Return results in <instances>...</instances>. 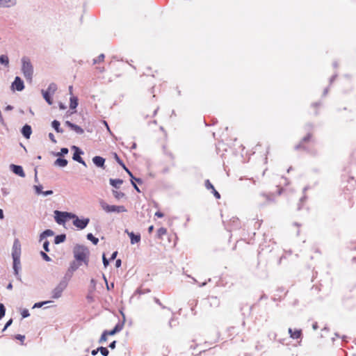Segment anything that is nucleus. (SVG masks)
I'll return each instance as SVG.
<instances>
[{"label": "nucleus", "mask_w": 356, "mask_h": 356, "mask_svg": "<svg viewBox=\"0 0 356 356\" xmlns=\"http://www.w3.org/2000/svg\"><path fill=\"white\" fill-rule=\"evenodd\" d=\"M99 350V349L98 348L96 350H93L91 353H92V355H97V353H98Z\"/></svg>", "instance_id": "54"}, {"label": "nucleus", "mask_w": 356, "mask_h": 356, "mask_svg": "<svg viewBox=\"0 0 356 356\" xmlns=\"http://www.w3.org/2000/svg\"><path fill=\"white\" fill-rule=\"evenodd\" d=\"M115 265H116V266H117V267H120V265H121V260H120V259H118V260L116 261V264H115Z\"/></svg>", "instance_id": "55"}, {"label": "nucleus", "mask_w": 356, "mask_h": 356, "mask_svg": "<svg viewBox=\"0 0 356 356\" xmlns=\"http://www.w3.org/2000/svg\"><path fill=\"white\" fill-rule=\"evenodd\" d=\"M123 326H124V323H118L112 330H110V331L105 330L104 332H105V333H106L107 336L114 335L116 333L121 331L123 328Z\"/></svg>", "instance_id": "10"}, {"label": "nucleus", "mask_w": 356, "mask_h": 356, "mask_svg": "<svg viewBox=\"0 0 356 356\" xmlns=\"http://www.w3.org/2000/svg\"><path fill=\"white\" fill-rule=\"evenodd\" d=\"M55 214H56V217H55L56 221L58 224L64 223L67 219H71L72 218L76 217L75 214L68 213V212H61V211H56Z\"/></svg>", "instance_id": "6"}, {"label": "nucleus", "mask_w": 356, "mask_h": 356, "mask_svg": "<svg viewBox=\"0 0 356 356\" xmlns=\"http://www.w3.org/2000/svg\"><path fill=\"white\" fill-rule=\"evenodd\" d=\"M41 256L42 257L47 261H51V258L45 253V252H41Z\"/></svg>", "instance_id": "39"}, {"label": "nucleus", "mask_w": 356, "mask_h": 356, "mask_svg": "<svg viewBox=\"0 0 356 356\" xmlns=\"http://www.w3.org/2000/svg\"><path fill=\"white\" fill-rule=\"evenodd\" d=\"M4 218L3 212L2 209H0V219H3Z\"/></svg>", "instance_id": "56"}, {"label": "nucleus", "mask_w": 356, "mask_h": 356, "mask_svg": "<svg viewBox=\"0 0 356 356\" xmlns=\"http://www.w3.org/2000/svg\"><path fill=\"white\" fill-rule=\"evenodd\" d=\"M7 288H8V289H12V288H13V285H12V284H11V283H10V284L8 285Z\"/></svg>", "instance_id": "60"}, {"label": "nucleus", "mask_w": 356, "mask_h": 356, "mask_svg": "<svg viewBox=\"0 0 356 356\" xmlns=\"http://www.w3.org/2000/svg\"><path fill=\"white\" fill-rule=\"evenodd\" d=\"M60 109H65V108H66V107H65L63 104H60Z\"/></svg>", "instance_id": "59"}, {"label": "nucleus", "mask_w": 356, "mask_h": 356, "mask_svg": "<svg viewBox=\"0 0 356 356\" xmlns=\"http://www.w3.org/2000/svg\"><path fill=\"white\" fill-rule=\"evenodd\" d=\"M52 193H53V191H45V192H44V193H43V194H44V195H51V194H52Z\"/></svg>", "instance_id": "53"}, {"label": "nucleus", "mask_w": 356, "mask_h": 356, "mask_svg": "<svg viewBox=\"0 0 356 356\" xmlns=\"http://www.w3.org/2000/svg\"><path fill=\"white\" fill-rule=\"evenodd\" d=\"M154 230V226L153 225H151L148 227V232L149 234H151Z\"/></svg>", "instance_id": "51"}, {"label": "nucleus", "mask_w": 356, "mask_h": 356, "mask_svg": "<svg viewBox=\"0 0 356 356\" xmlns=\"http://www.w3.org/2000/svg\"><path fill=\"white\" fill-rule=\"evenodd\" d=\"M313 138V134L312 133L307 134L302 140L301 143L304 144L305 143L309 142Z\"/></svg>", "instance_id": "27"}, {"label": "nucleus", "mask_w": 356, "mask_h": 356, "mask_svg": "<svg viewBox=\"0 0 356 356\" xmlns=\"http://www.w3.org/2000/svg\"><path fill=\"white\" fill-rule=\"evenodd\" d=\"M65 124L68 127H70L72 130L74 131L78 134H82L84 133L83 129L81 127H79L76 124H74L70 122V121H66Z\"/></svg>", "instance_id": "9"}, {"label": "nucleus", "mask_w": 356, "mask_h": 356, "mask_svg": "<svg viewBox=\"0 0 356 356\" xmlns=\"http://www.w3.org/2000/svg\"><path fill=\"white\" fill-rule=\"evenodd\" d=\"M67 284L65 281H61L52 290L51 297L54 299H58L61 297L63 291L66 289Z\"/></svg>", "instance_id": "5"}, {"label": "nucleus", "mask_w": 356, "mask_h": 356, "mask_svg": "<svg viewBox=\"0 0 356 356\" xmlns=\"http://www.w3.org/2000/svg\"><path fill=\"white\" fill-rule=\"evenodd\" d=\"M0 63L1 64L5 65L6 66H8L9 64V59L8 57L6 55H1L0 56Z\"/></svg>", "instance_id": "26"}, {"label": "nucleus", "mask_w": 356, "mask_h": 356, "mask_svg": "<svg viewBox=\"0 0 356 356\" xmlns=\"http://www.w3.org/2000/svg\"><path fill=\"white\" fill-rule=\"evenodd\" d=\"M115 343H116V341H113L112 343H110L109 345V347L111 348V349H114L115 347Z\"/></svg>", "instance_id": "49"}, {"label": "nucleus", "mask_w": 356, "mask_h": 356, "mask_svg": "<svg viewBox=\"0 0 356 356\" xmlns=\"http://www.w3.org/2000/svg\"><path fill=\"white\" fill-rule=\"evenodd\" d=\"M104 125L106 126V128H107L108 131H110V129H109V127H108L107 122L106 121H104Z\"/></svg>", "instance_id": "58"}, {"label": "nucleus", "mask_w": 356, "mask_h": 356, "mask_svg": "<svg viewBox=\"0 0 356 356\" xmlns=\"http://www.w3.org/2000/svg\"><path fill=\"white\" fill-rule=\"evenodd\" d=\"M131 239V243L135 244L140 241V234H135L134 232H129L128 230L125 231Z\"/></svg>", "instance_id": "12"}, {"label": "nucleus", "mask_w": 356, "mask_h": 356, "mask_svg": "<svg viewBox=\"0 0 356 356\" xmlns=\"http://www.w3.org/2000/svg\"><path fill=\"white\" fill-rule=\"evenodd\" d=\"M21 314H22V318H26L29 316V312L27 309H24L22 312Z\"/></svg>", "instance_id": "41"}, {"label": "nucleus", "mask_w": 356, "mask_h": 356, "mask_svg": "<svg viewBox=\"0 0 356 356\" xmlns=\"http://www.w3.org/2000/svg\"><path fill=\"white\" fill-rule=\"evenodd\" d=\"M6 110H12L13 109V106H8L6 108Z\"/></svg>", "instance_id": "61"}, {"label": "nucleus", "mask_w": 356, "mask_h": 356, "mask_svg": "<svg viewBox=\"0 0 356 356\" xmlns=\"http://www.w3.org/2000/svg\"><path fill=\"white\" fill-rule=\"evenodd\" d=\"M42 95L44 99L46 100V102L49 104L51 105L53 103L52 99L51 97V94L48 93L47 91L42 90Z\"/></svg>", "instance_id": "21"}, {"label": "nucleus", "mask_w": 356, "mask_h": 356, "mask_svg": "<svg viewBox=\"0 0 356 356\" xmlns=\"http://www.w3.org/2000/svg\"><path fill=\"white\" fill-rule=\"evenodd\" d=\"M204 185L207 189L208 190H212L213 189L214 186L210 182L209 179H207L204 182Z\"/></svg>", "instance_id": "33"}, {"label": "nucleus", "mask_w": 356, "mask_h": 356, "mask_svg": "<svg viewBox=\"0 0 356 356\" xmlns=\"http://www.w3.org/2000/svg\"><path fill=\"white\" fill-rule=\"evenodd\" d=\"M49 302V301H44V302H38V303H35V305H34V307H41L42 305L47 304Z\"/></svg>", "instance_id": "43"}, {"label": "nucleus", "mask_w": 356, "mask_h": 356, "mask_svg": "<svg viewBox=\"0 0 356 356\" xmlns=\"http://www.w3.org/2000/svg\"><path fill=\"white\" fill-rule=\"evenodd\" d=\"M22 71L24 76L27 80L31 81L33 74V67L30 59L27 57H23L22 58Z\"/></svg>", "instance_id": "2"}, {"label": "nucleus", "mask_w": 356, "mask_h": 356, "mask_svg": "<svg viewBox=\"0 0 356 356\" xmlns=\"http://www.w3.org/2000/svg\"><path fill=\"white\" fill-rule=\"evenodd\" d=\"M11 88L13 90L22 91L24 88L23 81L19 76H16L12 83Z\"/></svg>", "instance_id": "8"}, {"label": "nucleus", "mask_w": 356, "mask_h": 356, "mask_svg": "<svg viewBox=\"0 0 356 356\" xmlns=\"http://www.w3.org/2000/svg\"><path fill=\"white\" fill-rule=\"evenodd\" d=\"M92 161L97 167L104 168L105 159L103 157L96 156L93 157Z\"/></svg>", "instance_id": "14"}, {"label": "nucleus", "mask_w": 356, "mask_h": 356, "mask_svg": "<svg viewBox=\"0 0 356 356\" xmlns=\"http://www.w3.org/2000/svg\"><path fill=\"white\" fill-rule=\"evenodd\" d=\"M156 302L158 304L161 305V302H159V300L156 299Z\"/></svg>", "instance_id": "64"}, {"label": "nucleus", "mask_w": 356, "mask_h": 356, "mask_svg": "<svg viewBox=\"0 0 356 356\" xmlns=\"http://www.w3.org/2000/svg\"><path fill=\"white\" fill-rule=\"evenodd\" d=\"M87 238L91 241L95 245H97L99 242V239L95 237L91 233L88 234Z\"/></svg>", "instance_id": "29"}, {"label": "nucleus", "mask_w": 356, "mask_h": 356, "mask_svg": "<svg viewBox=\"0 0 356 356\" xmlns=\"http://www.w3.org/2000/svg\"><path fill=\"white\" fill-rule=\"evenodd\" d=\"M53 234H54V232H53L51 230H50V229H47V230H45V231L42 234L41 237H42V236H45V235H47V236H52V235H53Z\"/></svg>", "instance_id": "40"}, {"label": "nucleus", "mask_w": 356, "mask_h": 356, "mask_svg": "<svg viewBox=\"0 0 356 356\" xmlns=\"http://www.w3.org/2000/svg\"><path fill=\"white\" fill-rule=\"evenodd\" d=\"M123 183V181L120 179H111L110 184L115 188H119V186Z\"/></svg>", "instance_id": "19"}, {"label": "nucleus", "mask_w": 356, "mask_h": 356, "mask_svg": "<svg viewBox=\"0 0 356 356\" xmlns=\"http://www.w3.org/2000/svg\"><path fill=\"white\" fill-rule=\"evenodd\" d=\"M52 127L58 133H63V130L60 129V122L57 120H54L52 122Z\"/></svg>", "instance_id": "24"}, {"label": "nucleus", "mask_w": 356, "mask_h": 356, "mask_svg": "<svg viewBox=\"0 0 356 356\" xmlns=\"http://www.w3.org/2000/svg\"><path fill=\"white\" fill-rule=\"evenodd\" d=\"M103 263L105 266L108 265V261L106 259L104 255L103 256Z\"/></svg>", "instance_id": "48"}, {"label": "nucleus", "mask_w": 356, "mask_h": 356, "mask_svg": "<svg viewBox=\"0 0 356 356\" xmlns=\"http://www.w3.org/2000/svg\"><path fill=\"white\" fill-rule=\"evenodd\" d=\"M155 216H157L158 218H163L164 216V214L161 211H156L155 213Z\"/></svg>", "instance_id": "45"}, {"label": "nucleus", "mask_w": 356, "mask_h": 356, "mask_svg": "<svg viewBox=\"0 0 356 356\" xmlns=\"http://www.w3.org/2000/svg\"><path fill=\"white\" fill-rule=\"evenodd\" d=\"M167 234V229L165 227L159 228L156 232V238L159 240L163 239V236Z\"/></svg>", "instance_id": "17"}, {"label": "nucleus", "mask_w": 356, "mask_h": 356, "mask_svg": "<svg viewBox=\"0 0 356 356\" xmlns=\"http://www.w3.org/2000/svg\"><path fill=\"white\" fill-rule=\"evenodd\" d=\"M15 3V0H0V6L3 7H10Z\"/></svg>", "instance_id": "18"}, {"label": "nucleus", "mask_w": 356, "mask_h": 356, "mask_svg": "<svg viewBox=\"0 0 356 356\" xmlns=\"http://www.w3.org/2000/svg\"><path fill=\"white\" fill-rule=\"evenodd\" d=\"M117 254H118V252H116V251H115V252H114L112 254V255H111V259H115V257H116Z\"/></svg>", "instance_id": "52"}, {"label": "nucleus", "mask_w": 356, "mask_h": 356, "mask_svg": "<svg viewBox=\"0 0 356 356\" xmlns=\"http://www.w3.org/2000/svg\"><path fill=\"white\" fill-rule=\"evenodd\" d=\"M317 327H318V326H317V323H315V324H314V325H313V328H314V330L317 329Z\"/></svg>", "instance_id": "62"}, {"label": "nucleus", "mask_w": 356, "mask_h": 356, "mask_svg": "<svg viewBox=\"0 0 356 356\" xmlns=\"http://www.w3.org/2000/svg\"><path fill=\"white\" fill-rule=\"evenodd\" d=\"M78 105V99L76 97H70V108L72 109H74L76 108Z\"/></svg>", "instance_id": "22"}, {"label": "nucleus", "mask_w": 356, "mask_h": 356, "mask_svg": "<svg viewBox=\"0 0 356 356\" xmlns=\"http://www.w3.org/2000/svg\"><path fill=\"white\" fill-rule=\"evenodd\" d=\"M12 168H13V171L14 173H15L16 175H18L19 176H20L22 177H25V173L23 170V168L20 165H12Z\"/></svg>", "instance_id": "15"}, {"label": "nucleus", "mask_w": 356, "mask_h": 356, "mask_svg": "<svg viewBox=\"0 0 356 356\" xmlns=\"http://www.w3.org/2000/svg\"><path fill=\"white\" fill-rule=\"evenodd\" d=\"M68 153V149L63 147L60 149V152L56 154L57 156H60L62 154H66Z\"/></svg>", "instance_id": "38"}, {"label": "nucleus", "mask_w": 356, "mask_h": 356, "mask_svg": "<svg viewBox=\"0 0 356 356\" xmlns=\"http://www.w3.org/2000/svg\"><path fill=\"white\" fill-rule=\"evenodd\" d=\"M74 220L73 225L80 229H84L89 223V218L79 219L76 216L72 218Z\"/></svg>", "instance_id": "7"}, {"label": "nucleus", "mask_w": 356, "mask_h": 356, "mask_svg": "<svg viewBox=\"0 0 356 356\" xmlns=\"http://www.w3.org/2000/svg\"><path fill=\"white\" fill-rule=\"evenodd\" d=\"M156 111H157V108H154V110L152 111V116H154L156 113Z\"/></svg>", "instance_id": "57"}, {"label": "nucleus", "mask_w": 356, "mask_h": 356, "mask_svg": "<svg viewBox=\"0 0 356 356\" xmlns=\"http://www.w3.org/2000/svg\"><path fill=\"white\" fill-rule=\"evenodd\" d=\"M55 165L60 167H65L67 165V161L64 159L58 158L55 161Z\"/></svg>", "instance_id": "20"}, {"label": "nucleus", "mask_w": 356, "mask_h": 356, "mask_svg": "<svg viewBox=\"0 0 356 356\" xmlns=\"http://www.w3.org/2000/svg\"><path fill=\"white\" fill-rule=\"evenodd\" d=\"M123 169L128 173V175L131 177V179H135L138 183H141L142 181L140 179H136V178H134V176H133V174L131 173V172L126 167V165H124V167H122Z\"/></svg>", "instance_id": "30"}, {"label": "nucleus", "mask_w": 356, "mask_h": 356, "mask_svg": "<svg viewBox=\"0 0 356 356\" xmlns=\"http://www.w3.org/2000/svg\"><path fill=\"white\" fill-rule=\"evenodd\" d=\"M99 204L101 208L106 213H124L127 211V209L122 205H109L103 200H99Z\"/></svg>", "instance_id": "3"}, {"label": "nucleus", "mask_w": 356, "mask_h": 356, "mask_svg": "<svg viewBox=\"0 0 356 356\" xmlns=\"http://www.w3.org/2000/svg\"><path fill=\"white\" fill-rule=\"evenodd\" d=\"M22 133L26 138H27V139L29 138L30 136L32 133L31 126H29L28 124L24 125L22 129Z\"/></svg>", "instance_id": "16"}, {"label": "nucleus", "mask_w": 356, "mask_h": 356, "mask_svg": "<svg viewBox=\"0 0 356 356\" xmlns=\"http://www.w3.org/2000/svg\"><path fill=\"white\" fill-rule=\"evenodd\" d=\"M107 337L108 336L106 335V333H105V332L104 331L101 337H100V339H99V343H102L104 341H106L107 340Z\"/></svg>", "instance_id": "36"}, {"label": "nucleus", "mask_w": 356, "mask_h": 356, "mask_svg": "<svg viewBox=\"0 0 356 356\" xmlns=\"http://www.w3.org/2000/svg\"><path fill=\"white\" fill-rule=\"evenodd\" d=\"M13 320L10 319L6 324L4 326L3 330H5L8 326H10L12 324Z\"/></svg>", "instance_id": "46"}, {"label": "nucleus", "mask_w": 356, "mask_h": 356, "mask_svg": "<svg viewBox=\"0 0 356 356\" xmlns=\"http://www.w3.org/2000/svg\"><path fill=\"white\" fill-rule=\"evenodd\" d=\"M113 158L115 159V161L122 166L124 167V163L123 161L120 159L118 154L115 152L112 153Z\"/></svg>", "instance_id": "31"}, {"label": "nucleus", "mask_w": 356, "mask_h": 356, "mask_svg": "<svg viewBox=\"0 0 356 356\" xmlns=\"http://www.w3.org/2000/svg\"><path fill=\"white\" fill-rule=\"evenodd\" d=\"M73 148L76 149V152H74L73 155V159L78 161L79 163L83 164V165L86 166V164L85 161L82 159V158L80 156L81 152H79V149L76 146H73Z\"/></svg>", "instance_id": "11"}, {"label": "nucleus", "mask_w": 356, "mask_h": 356, "mask_svg": "<svg viewBox=\"0 0 356 356\" xmlns=\"http://www.w3.org/2000/svg\"><path fill=\"white\" fill-rule=\"evenodd\" d=\"M5 312L6 309L4 305L2 303H0V319H1L4 316Z\"/></svg>", "instance_id": "35"}, {"label": "nucleus", "mask_w": 356, "mask_h": 356, "mask_svg": "<svg viewBox=\"0 0 356 356\" xmlns=\"http://www.w3.org/2000/svg\"><path fill=\"white\" fill-rule=\"evenodd\" d=\"M15 338L23 342L25 339V337L24 335L17 334L15 336Z\"/></svg>", "instance_id": "44"}, {"label": "nucleus", "mask_w": 356, "mask_h": 356, "mask_svg": "<svg viewBox=\"0 0 356 356\" xmlns=\"http://www.w3.org/2000/svg\"><path fill=\"white\" fill-rule=\"evenodd\" d=\"M113 194L117 200H120L124 197V193L118 191H113Z\"/></svg>", "instance_id": "28"}, {"label": "nucleus", "mask_w": 356, "mask_h": 356, "mask_svg": "<svg viewBox=\"0 0 356 356\" xmlns=\"http://www.w3.org/2000/svg\"><path fill=\"white\" fill-rule=\"evenodd\" d=\"M56 90H57L56 85L55 83H51L48 86V88L46 91L51 95H54L55 93V92L56 91Z\"/></svg>", "instance_id": "23"}, {"label": "nucleus", "mask_w": 356, "mask_h": 356, "mask_svg": "<svg viewBox=\"0 0 356 356\" xmlns=\"http://www.w3.org/2000/svg\"><path fill=\"white\" fill-rule=\"evenodd\" d=\"M69 90H70V92L72 94V86H70L69 87Z\"/></svg>", "instance_id": "63"}, {"label": "nucleus", "mask_w": 356, "mask_h": 356, "mask_svg": "<svg viewBox=\"0 0 356 356\" xmlns=\"http://www.w3.org/2000/svg\"><path fill=\"white\" fill-rule=\"evenodd\" d=\"M21 244L18 239H15L13 245L12 256L13 259V268L17 274L18 266L20 264Z\"/></svg>", "instance_id": "1"}, {"label": "nucleus", "mask_w": 356, "mask_h": 356, "mask_svg": "<svg viewBox=\"0 0 356 356\" xmlns=\"http://www.w3.org/2000/svg\"><path fill=\"white\" fill-rule=\"evenodd\" d=\"M49 138L51 139V140L52 142H54V143H56V140H55V138H54V134H53L50 133V134H49Z\"/></svg>", "instance_id": "47"}, {"label": "nucleus", "mask_w": 356, "mask_h": 356, "mask_svg": "<svg viewBox=\"0 0 356 356\" xmlns=\"http://www.w3.org/2000/svg\"><path fill=\"white\" fill-rule=\"evenodd\" d=\"M289 333L290 334V337L293 339H298L301 337L302 336V331L301 330H292L291 328L289 329Z\"/></svg>", "instance_id": "13"}, {"label": "nucleus", "mask_w": 356, "mask_h": 356, "mask_svg": "<svg viewBox=\"0 0 356 356\" xmlns=\"http://www.w3.org/2000/svg\"><path fill=\"white\" fill-rule=\"evenodd\" d=\"M131 184L133 185V186L134 187V188L138 191V192H140V190L138 188V187L137 186V185L133 181V180H131Z\"/></svg>", "instance_id": "50"}, {"label": "nucleus", "mask_w": 356, "mask_h": 356, "mask_svg": "<svg viewBox=\"0 0 356 356\" xmlns=\"http://www.w3.org/2000/svg\"><path fill=\"white\" fill-rule=\"evenodd\" d=\"M88 250L82 245H76L74 248V255L75 259L79 261L86 262Z\"/></svg>", "instance_id": "4"}, {"label": "nucleus", "mask_w": 356, "mask_h": 356, "mask_svg": "<svg viewBox=\"0 0 356 356\" xmlns=\"http://www.w3.org/2000/svg\"><path fill=\"white\" fill-rule=\"evenodd\" d=\"M49 241H44V243L43 244V248L44 249V250L46 252H49Z\"/></svg>", "instance_id": "42"}, {"label": "nucleus", "mask_w": 356, "mask_h": 356, "mask_svg": "<svg viewBox=\"0 0 356 356\" xmlns=\"http://www.w3.org/2000/svg\"><path fill=\"white\" fill-rule=\"evenodd\" d=\"M65 240V235L60 234V235H58L55 237L54 242L56 244H58L60 243L63 242Z\"/></svg>", "instance_id": "25"}, {"label": "nucleus", "mask_w": 356, "mask_h": 356, "mask_svg": "<svg viewBox=\"0 0 356 356\" xmlns=\"http://www.w3.org/2000/svg\"><path fill=\"white\" fill-rule=\"evenodd\" d=\"M211 193L213 194L214 197L216 198V199H220V193L215 189V188H213V189L211 190Z\"/></svg>", "instance_id": "37"}, {"label": "nucleus", "mask_w": 356, "mask_h": 356, "mask_svg": "<svg viewBox=\"0 0 356 356\" xmlns=\"http://www.w3.org/2000/svg\"><path fill=\"white\" fill-rule=\"evenodd\" d=\"M104 54H102L99 56H97V58H95L93 60V64L102 63L104 60Z\"/></svg>", "instance_id": "32"}, {"label": "nucleus", "mask_w": 356, "mask_h": 356, "mask_svg": "<svg viewBox=\"0 0 356 356\" xmlns=\"http://www.w3.org/2000/svg\"><path fill=\"white\" fill-rule=\"evenodd\" d=\"M99 351H100V353H102V355L108 356L109 352L106 348L99 347Z\"/></svg>", "instance_id": "34"}]
</instances>
